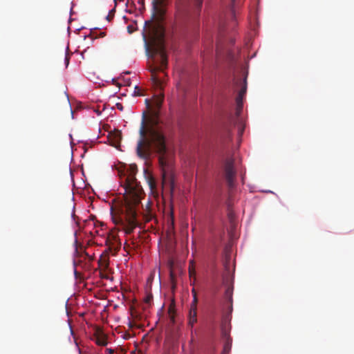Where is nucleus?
<instances>
[{
  "label": "nucleus",
  "instance_id": "nucleus-20",
  "mask_svg": "<svg viewBox=\"0 0 354 354\" xmlns=\"http://www.w3.org/2000/svg\"><path fill=\"white\" fill-rule=\"evenodd\" d=\"M116 107L118 109H119L120 111H123V106L122 104L120 103H117L116 104Z\"/></svg>",
  "mask_w": 354,
  "mask_h": 354
},
{
  "label": "nucleus",
  "instance_id": "nucleus-15",
  "mask_svg": "<svg viewBox=\"0 0 354 354\" xmlns=\"http://www.w3.org/2000/svg\"><path fill=\"white\" fill-rule=\"evenodd\" d=\"M152 300H153V295L151 293L147 294L144 299L145 302L149 305L151 304Z\"/></svg>",
  "mask_w": 354,
  "mask_h": 354
},
{
  "label": "nucleus",
  "instance_id": "nucleus-11",
  "mask_svg": "<svg viewBox=\"0 0 354 354\" xmlns=\"http://www.w3.org/2000/svg\"><path fill=\"white\" fill-rule=\"evenodd\" d=\"M113 1L115 3L114 8L109 11L108 15L106 17V19L108 21H111L113 19L114 15H115V7L117 6V2H116V0H113Z\"/></svg>",
  "mask_w": 354,
  "mask_h": 354
},
{
  "label": "nucleus",
  "instance_id": "nucleus-18",
  "mask_svg": "<svg viewBox=\"0 0 354 354\" xmlns=\"http://www.w3.org/2000/svg\"><path fill=\"white\" fill-rule=\"evenodd\" d=\"M134 95H136V96L141 95V93H140L139 87L137 86L135 87Z\"/></svg>",
  "mask_w": 354,
  "mask_h": 354
},
{
  "label": "nucleus",
  "instance_id": "nucleus-5",
  "mask_svg": "<svg viewBox=\"0 0 354 354\" xmlns=\"http://www.w3.org/2000/svg\"><path fill=\"white\" fill-rule=\"evenodd\" d=\"M166 0H152L153 10L155 13L162 16L164 14L163 6Z\"/></svg>",
  "mask_w": 354,
  "mask_h": 354
},
{
  "label": "nucleus",
  "instance_id": "nucleus-8",
  "mask_svg": "<svg viewBox=\"0 0 354 354\" xmlns=\"http://www.w3.org/2000/svg\"><path fill=\"white\" fill-rule=\"evenodd\" d=\"M223 336L225 340L223 346V354H227L232 347V339L230 338L229 333L226 331L223 332Z\"/></svg>",
  "mask_w": 354,
  "mask_h": 354
},
{
  "label": "nucleus",
  "instance_id": "nucleus-7",
  "mask_svg": "<svg viewBox=\"0 0 354 354\" xmlns=\"http://www.w3.org/2000/svg\"><path fill=\"white\" fill-rule=\"evenodd\" d=\"M95 342L99 346H106L107 339L106 335L101 330H97L95 333Z\"/></svg>",
  "mask_w": 354,
  "mask_h": 354
},
{
  "label": "nucleus",
  "instance_id": "nucleus-17",
  "mask_svg": "<svg viewBox=\"0 0 354 354\" xmlns=\"http://www.w3.org/2000/svg\"><path fill=\"white\" fill-rule=\"evenodd\" d=\"M189 273L190 277H192L193 275H195V274H196L194 269L193 268H192L191 266H189Z\"/></svg>",
  "mask_w": 354,
  "mask_h": 354
},
{
  "label": "nucleus",
  "instance_id": "nucleus-10",
  "mask_svg": "<svg viewBox=\"0 0 354 354\" xmlns=\"http://www.w3.org/2000/svg\"><path fill=\"white\" fill-rule=\"evenodd\" d=\"M185 3L193 6L195 8L196 12H198L203 4V0H183Z\"/></svg>",
  "mask_w": 354,
  "mask_h": 354
},
{
  "label": "nucleus",
  "instance_id": "nucleus-3",
  "mask_svg": "<svg viewBox=\"0 0 354 354\" xmlns=\"http://www.w3.org/2000/svg\"><path fill=\"white\" fill-rule=\"evenodd\" d=\"M146 47L147 55L153 62L149 68L151 80L156 86H161L162 82L157 75V73H165L168 65L163 35L153 37L150 44L146 43Z\"/></svg>",
  "mask_w": 354,
  "mask_h": 354
},
{
  "label": "nucleus",
  "instance_id": "nucleus-19",
  "mask_svg": "<svg viewBox=\"0 0 354 354\" xmlns=\"http://www.w3.org/2000/svg\"><path fill=\"white\" fill-rule=\"evenodd\" d=\"M69 60H70V55L68 53H66V56H65V63H66V66L69 64Z\"/></svg>",
  "mask_w": 354,
  "mask_h": 354
},
{
  "label": "nucleus",
  "instance_id": "nucleus-21",
  "mask_svg": "<svg viewBox=\"0 0 354 354\" xmlns=\"http://www.w3.org/2000/svg\"><path fill=\"white\" fill-rule=\"evenodd\" d=\"M192 294H193V295H194V294H196V290H195V289H194V288H193V289H192Z\"/></svg>",
  "mask_w": 354,
  "mask_h": 354
},
{
  "label": "nucleus",
  "instance_id": "nucleus-12",
  "mask_svg": "<svg viewBox=\"0 0 354 354\" xmlns=\"http://www.w3.org/2000/svg\"><path fill=\"white\" fill-rule=\"evenodd\" d=\"M232 292L233 290L230 287H228L225 290V297L230 302L232 301Z\"/></svg>",
  "mask_w": 354,
  "mask_h": 354
},
{
  "label": "nucleus",
  "instance_id": "nucleus-6",
  "mask_svg": "<svg viewBox=\"0 0 354 354\" xmlns=\"http://www.w3.org/2000/svg\"><path fill=\"white\" fill-rule=\"evenodd\" d=\"M246 90H247V82H246V77H245L243 80V86H242L241 89L239 91V95L236 99L237 106L239 109H242V106H243L242 100H243L244 95L246 93Z\"/></svg>",
  "mask_w": 354,
  "mask_h": 354
},
{
  "label": "nucleus",
  "instance_id": "nucleus-16",
  "mask_svg": "<svg viewBox=\"0 0 354 354\" xmlns=\"http://www.w3.org/2000/svg\"><path fill=\"white\" fill-rule=\"evenodd\" d=\"M174 308L172 307H169V316H170V320L171 322L174 324L175 322V318H174Z\"/></svg>",
  "mask_w": 354,
  "mask_h": 354
},
{
  "label": "nucleus",
  "instance_id": "nucleus-2",
  "mask_svg": "<svg viewBox=\"0 0 354 354\" xmlns=\"http://www.w3.org/2000/svg\"><path fill=\"white\" fill-rule=\"evenodd\" d=\"M136 165H130L124 176V194L122 199L111 207V218L127 234H131L138 225V207L141 201L142 189L136 178Z\"/></svg>",
  "mask_w": 354,
  "mask_h": 354
},
{
  "label": "nucleus",
  "instance_id": "nucleus-9",
  "mask_svg": "<svg viewBox=\"0 0 354 354\" xmlns=\"http://www.w3.org/2000/svg\"><path fill=\"white\" fill-rule=\"evenodd\" d=\"M197 322V309L189 308L188 314V326L193 328Z\"/></svg>",
  "mask_w": 354,
  "mask_h": 354
},
{
  "label": "nucleus",
  "instance_id": "nucleus-1",
  "mask_svg": "<svg viewBox=\"0 0 354 354\" xmlns=\"http://www.w3.org/2000/svg\"><path fill=\"white\" fill-rule=\"evenodd\" d=\"M140 138L137 143V156L145 160L150 159L152 153L158 157L161 171L162 186L174 189V154L166 145V137L162 130L157 127L145 128V120L139 131Z\"/></svg>",
  "mask_w": 354,
  "mask_h": 354
},
{
  "label": "nucleus",
  "instance_id": "nucleus-4",
  "mask_svg": "<svg viewBox=\"0 0 354 354\" xmlns=\"http://www.w3.org/2000/svg\"><path fill=\"white\" fill-rule=\"evenodd\" d=\"M225 177L227 185L230 188L234 186V178L236 176V171L234 167V160L228 158L225 160L224 164Z\"/></svg>",
  "mask_w": 354,
  "mask_h": 354
},
{
  "label": "nucleus",
  "instance_id": "nucleus-14",
  "mask_svg": "<svg viewBox=\"0 0 354 354\" xmlns=\"http://www.w3.org/2000/svg\"><path fill=\"white\" fill-rule=\"evenodd\" d=\"M162 102V97H156L153 100V104L157 109H159Z\"/></svg>",
  "mask_w": 354,
  "mask_h": 354
},
{
  "label": "nucleus",
  "instance_id": "nucleus-13",
  "mask_svg": "<svg viewBox=\"0 0 354 354\" xmlns=\"http://www.w3.org/2000/svg\"><path fill=\"white\" fill-rule=\"evenodd\" d=\"M197 304H198V298H197V295L196 294H194L193 295V300L190 304V308H194V309H197Z\"/></svg>",
  "mask_w": 354,
  "mask_h": 354
}]
</instances>
